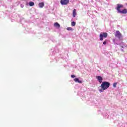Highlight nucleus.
<instances>
[{"instance_id":"obj_1","label":"nucleus","mask_w":127,"mask_h":127,"mask_svg":"<svg viewBox=\"0 0 127 127\" xmlns=\"http://www.w3.org/2000/svg\"><path fill=\"white\" fill-rule=\"evenodd\" d=\"M124 7V5L122 4H117L116 9L118 11V12L119 13H122L123 14H126L127 13V9H124L122 10H121V8Z\"/></svg>"},{"instance_id":"obj_2","label":"nucleus","mask_w":127,"mask_h":127,"mask_svg":"<svg viewBox=\"0 0 127 127\" xmlns=\"http://www.w3.org/2000/svg\"><path fill=\"white\" fill-rule=\"evenodd\" d=\"M110 82L107 81H103L100 87L101 89H103V90H107V89L110 87Z\"/></svg>"},{"instance_id":"obj_3","label":"nucleus","mask_w":127,"mask_h":127,"mask_svg":"<svg viewBox=\"0 0 127 127\" xmlns=\"http://www.w3.org/2000/svg\"><path fill=\"white\" fill-rule=\"evenodd\" d=\"M99 37L100 40L101 41H103V40H104V38H107L108 37V33L106 32L101 33L99 35Z\"/></svg>"},{"instance_id":"obj_4","label":"nucleus","mask_w":127,"mask_h":127,"mask_svg":"<svg viewBox=\"0 0 127 127\" xmlns=\"http://www.w3.org/2000/svg\"><path fill=\"white\" fill-rule=\"evenodd\" d=\"M115 36L118 38H119V39H121V38L123 37L122 33H121V32L119 31H116Z\"/></svg>"},{"instance_id":"obj_5","label":"nucleus","mask_w":127,"mask_h":127,"mask_svg":"<svg viewBox=\"0 0 127 127\" xmlns=\"http://www.w3.org/2000/svg\"><path fill=\"white\" fill-rule=\"evenodd\" d=\"M68 2L69 0H61V4L62 5H66V4H68Z\"/></svg>"},{"instance_id":"obj_6","label":"nucleus","mask_w":127,"mask_h":127,"mask_svg":"<svg viewBox=\"0 0 127 127\" xmlns=\"http://www.w3.org/2000/svg\"><path fill=\"white\" fill-rule=\"evenodd\" d=\"M96 79L99 81V83H102L103 82V77L101 76H97Z\"/></svg>"},{"instance_id":"obj_7","label":"nucleus","mask_w":127,"mask_h":127,"mask_svg":"<svg viewBox=\"0 0 127 127\" xmlns=\"http://www.w3.org/2000/svg\"><path fill=\"white\" fill-rule=\"evenodd\" d=\"M74 82H75V83H79V84H82V82L81 80H79V78H74Z\"/></svg>"},{"instance_id":"obj_8","label":"nucleus","mask_w":127,"mask_h":127,"mask_svg":"<svg viewBox=\"0 0 127 127\" xmlns=\"http://www.w3.org/2000/svg\"><path fill=\"white\" fill-rule=\"evenodd\" d=\"M76 15H77V12L76 9H74L72 12V16L73 17H76Z\"/></svg>"},{"instance_id":"obj_9","label":"nucleus","mask_w":127,"mask_h":127,"mask_svg":"<svg viewBox=\"0 0 127 127\" xmlns=\"http://www.w3.org/2000/svg\"><path fill=\"white\" fill-rule=\"evenodd\" d=\"M54 26L55 27H57L58 28H60V24L58 22H56L54 24Z\"/></svg>"},{"instance_id":"obj_10","label":"nucleus","mask_w":127,"mask_h":127,"mask_svg":"<svg viewBox=\"0 0 127 127\" xmlns=\"http://www.w3.org/2000/svg\"><path fill=\"white\" fill-rule=\"evenodd\" d=\"M39 7L42 8L43 6H44V2H42L39 3Z\"/></svg>"},{"instance_id":"obj_11","label":"nucleus","mask_w":127,"mask_h":127,"mask_svg":"<svg viewBox=\"0 0 127 127\" xmlns=\"http://www.w3.org/2000/svg\"><path fill=\"white\" fill-rule=\"evenodd\" d=\"M29 5H30V6H33V5H34V2L33 1H30L29 2Z\"/></svg>"},{"instance_id":"obj_12","label":"nucleus","mask_w":127,"mask_h":127,"mask_svg":"<svg viewBox=\"0 0 127 127\" xmlns=\"http://www.w3.org/2000/svg\"><path fill=\"white\" fill-rule=\"evenodd\" d=\"M76 25V22L74 21L71 22V26H75Z\"/></svg>"},{"instance_id":"obj_13","label":"nucleus","mask_w":127,"mask_h":127,"mask_svg":"<svg viewBox=\"0 0 127 127\" xmlns=\"http://www.w3.org/2000/svg\"><path fill=\"white\" fill-rule=\"evenodd\" d=\"M117 85H118V82H115L113 84L114 88H116L117 87Z\"/></svg>"},{"instance_id":"obj_14","label":"nucleus","mask_w":127,"mask_h":127,"mask_svg":"<svg viewBox=\"0 0 127 127\" xmlns=\"http://www.w3.org/2000/svg\"><path fill=\"white\" fill-rule=\"evenodd\" d=\"M67 30H73V28H72V27H68L66 28Z\"/></svg>"},{"instance_id":"obj_15","label":"nucleus","mask_w":127,"mask_h":127,"mask_svg":"<svg viewBox=\"0 0 127 127\" xmlns=\"http://www.w3.org/2000/svg\"><path fill=\"white\" fill-rule=\"evenodd\" d=\"M71 78H76V76H75V75H71Z\"/></svg>"},{"instance_id":"obj_16","label":"nucleus","mask_w":127,"mask_h":127,"mask_svg":"<svg viewBox=\"0 0 127 127\" xmlns=\"http://www.w3.org/2000/svg\"><path fill=\"white\" fill-rule=\"evenodd\" d=\"M104 89H103L102 88L101 89H99V91L102 93V92H104Z\"/></svg>"},{"instance_id":"obj_17","label":"nucleus","mask_w":127,"mask_h":127,"mask_svg":"<svg viewBox=\"0 0 127 127\" xmlns=\"http://www.w3.org/2000/svg\"><path fill=\"white\" fill-rule=\"evenodd\" d=\"M103 44L104 45H106V44H107V42L106 41L103 42Z\"/></svg>"}]
</instances>
